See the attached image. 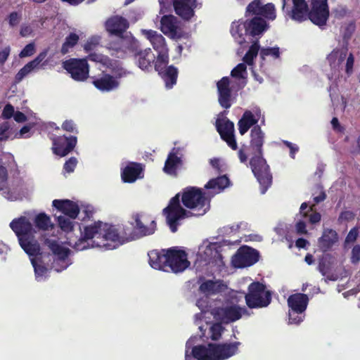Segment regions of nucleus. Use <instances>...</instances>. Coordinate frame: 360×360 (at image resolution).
Returning a JSON list of instances; mask_svg holds the SVG:
<instances>
[{"label": "nucleus", "mask_w": 360, "mask_h": 360, "mask_svg": "<svg viewBox=\"0 0 360 360\" xmlns=\"http://www.w3.org/2000/svg\"><path fill=\"white\" fill-rule=\"evenodd\" d=\"M99 44V39L97 37H91L87 42L84 44V49L86 52H89L92 51L96 48V46Z\"/></svg>", "instance_id": "nucleus-59"}, {"label": "nucleus", "mask_w": 360, "mask_h": 360, "mask_svg": "<svg viewBox=\"0 0 360 360\" xmlns=\"http://www.w3.org/2000/svg\"><path fill=\"white\" fill-rule=\"evenodd\" d=\"M53 153L60 157H65L72 152L77 143L76 136H58L53 139Z\"/></svg>", "instance_id": "nucleus-17"}, {"label": "nucleus", "mask_w": 360, "mask_h": 360, "mask_svg": "<svg viewBox=\"0 0 360 360\" xmlns=\"http://www.w3.org/2000/svg\"><path fill=\"white\" fill-rule=\"evenodd\" d=\"M58 224L59 227L65 232L69 233L73 230L74 224L70 218L64 216L58 217Z\"/></svg>", "instance_id": "nucleus-48"}, {"label": "nucleus", "mask_w": 360, "mask_h": 360, "mask_svg": "<svg viewBox=\"0 0 360 360\" xmlns=\"http://www.w3.org/2000/svg\"><path fill=\"white\" fill-rule=\"evenodd\" d=\"M350 261L353 264H356L360 262V245H355L352 248Z\"/></svg>", "instance_id": "nucleus-56"}, {"label": "nucleus", "mask_w": 360, "mask_h": 360, "mask_svg": "<svg viewBox=\"0 0 360 360\" xmlns=\"http://www.w3.org/2000/svg\"><path fill=\"white\" fill-rule=\"evenodd\" d=\"M129 27V22L127 19L122 16L114 15V38L116 36H122L125 33H128L129 32L127 30Z\"/></svg>", "instance_id": "nucleus-34"}, {"label": "nucleus", "mask_w": 360, "mask_h": 360, "mask_svg": "<svg viewBox=\"0 0 360 360\" xmlns=\"http://www.w3.org/2000/svg\"><path fill=\"white\" fill-rule=\"evenodd\" d=\"M155 59L153 66L155 71L160 73L167 68V65L169 63V50L158 52V56Z\"/></svg>", "instance_id": "nucleus-38"}, {"label": "nucleus", "mask_w": 360, "mask_h": 360, "mask_svg": "<svg viewBox=\"0 0 360 360\" xmlns=\"http://www.w3.org/2000/svg\"><path fill=\"white\" fill-rule=\"evenodd\" d=\"M260 15L269 20H274L276 18V9L274 5L271 3L263 5Z\"/></svg>", "instance_id": "nucleus-50"}, {"label": "nucleus", "mask_w": 360, "mask_h": 360, "mask_svg": "<svg viewBox=\"0 0 360 360\" xmlns=\"http://www.w3.org/2000/svg\"><path fill=\"white\" fill-rule=\"evenodd\" d=\"M308 18L316 25L319 27L325 25L329 18L327 0H311Z\"/></svg>", "instance_id": "nucleus-14"}, {"label": "nucleus", "mask_w": 360, "mask_h": 360, "mask_svg": "<svg viewBox=\"0 0 360 360\" xmlns=\"http://www.w3.org/2000/svg\"><path fill=\"white\" fill-rule=\"evenodd\" d=\"M223 323L217 321L213 323L210 328V338L212 340L217 341L221 337V334L224 330V328L222 326Z\"/></svg>", "instance_id": "nucleus-46"}, {"label": "nucleus", "mask_w": 360, "mask_h": 360, "mask_svg": "<svg viewBox=\"0 0 360 360\" xmlns=\"http://www.w3.org/2000/svg\"><path fill=\"white\" fill-rule=\"evenodd\" d=\"M35 226L42 231H48L52 228V224L50 217L44 212L39 213L34 218Z\"/></svg>", "instance_id": "nucleus-41"}, {"label": "nucleus", "mask_w": 360, "mask_h": 360, "mask_svg": "<svg viewBox=\"0 0 360 360\" xmlns=\"http://www.w3.org/2000/svg\"><path fill=\"white\" fill-rule=\"evenodd\" d=\"M77 165V160L75 157L70 158L63 165V171L66 173H72L74 172Z\"/></svg>", "instance_id": "nucleus-54"}, {"label": "nucleus", "mask_w": 360, "mask_h": 360, "mask_svg": "<svg viewBox=\"0 0 360 360\" xmlns=\"http://www.w3.org/2000/svg\"><path fill=\"white\" fill-rule=\"evenodd\" d=\"M37 277L42 276L47 272V268L42 264H38L34 259L31 260Z\"/></svg>", "instance_id": "nucleus-55"}, {"label": "nucleus", "mask_w": 360, "mask_h": 360, "mask_svg": "<svg viewBox=\"0 0 360 360\" xmlns=\"http://www.w3.org/2000/svg\"><path fill=\"white\" fill-rule=\"evenodd\" d=\"M175 150L176 148H174L168 154L162 169L165 174L172 176H177L178 169L183 165V160L181 158L177 155Z\"/></svg>", "instance_id": "nucleus-24"}, {"label": "nucleus", "mask_w": 360, "mask_h": 360, "mask_svg": "<svg viewBox=\"0 0 360 360\" xmlns=\"http://www.w3.org/2000/svg\"><path fill=\"white\" fill-rule=\"evenodd\" d=\"M14 114V107L11 103H7L4 108L1 117L5 120H8L13 117Z\"/></svg>", "instance_id": "nucleus-57"}, {"label": "nucleus", "mask_w": 360, "mask_h": 360, "mask_svg": "<svg viewBox=\"0 0 360 360\" xmlns=\"http://www.w3.org/2000/svg\"><path fill=\"white\" fill-rule=\"evenodd\" d=\"M267 28L266 21L259 16H255L252 19L245 20V30L248 36L260 37Z\"/></svg>", "instance_id": "nucleus-21"}, {"label": "nucleus", "mask_w": 360, "mask_h": 360, "mask_svg": "<svg viewBox=\"0 0 360 360\" xmlns=\"http://www.w3.org/2000/svg\"><path fill=\"white\" fill-rule=\"evenodd\" d=\"M133 240H135L131 225L120 223L114 225V249Z\"/></svg>", "instance_id": "nucleus-20"}, {"label": "nucleus", "mask_w": 360, "mask_h": 360, "mask_svg": "<svg viewBox=\"0 0 360 360\" xmlns=\"http://www.w3.org/2000/svg\"><path fill=\"white\" fill-rule=\"evenodd\" d=\"M240 345L233 342L198 345L193 348L192 354L198 360H226L238 353Z\"/></svg>", "instance_id": "nucleus-5"}, {"label": "nucleus", "mask_w": 360, "mask_h": 360, "mask_svg": "<svg viewBox=\"0 0 360 360\" xmlns=\"http://www.w3.org/2000/svg\"><path fill=\"white\" fill-rule=\"evenodd\" d=\"M48 53V50L45 49L43 51L40 52L39 54L32 60L31 63L37 68L38 65L45 59Z\"/></svg>", "instance_id": "nucleus-64"}, {"label": "nucleus", "mask_w": 360, "mask_h": 360, "mask_svg": "<svg viewBox=\"0 0 360 360\" xmlns=\"http://www.w3.org/2000/svg\"><path fill=\"white\" fill-rule=\"evenodd\" d=\"M259 51V41L257 39L250 46L248 51L246 52L243 58L244 63L248 65H252L254 63V59L257 57Z\"/></svg>", "instance_id": "nucleus-40"}, {"label": "nucleus", "mask_w": 360, "mask_h": 360, "mask_svg": "<svg viewBox=\"0 0 360 360\" xmlns=\"http://www.w3.org/2000/svg\"><path fill=\"white\" fill-rule=\"evenodd\" d=\"M259 252L248 246H243L238 249L232 257V264L236 268H244L255 264L259 260Z\"/></svg>", "instance_id": "nucleus-15"}, {"label": "nucleus", "mask_w": 360, "mask_h": 360, "mask_svg": "<svg viewBox=\"0 0 360 360\" xmlns=\"http://www.w3.org/2000/svg\"><path fill=\"white\" fill-rule=\"evenodd\" d=\"M359 236V229L355 226L350 229L348 234L346 236L345 241L347 243H354L356 241Z\"/></svg>", "instance_id": "nucleus-58"}, {"label": "nucleus", "mask_w": 360, "mask_h": 360, "mask_svg": "<svg viewBox=\"0 0 360 360\" xmlns=\"http://www.w3.org/2000/svg\"><path fill=\"white\" fill-rule=\"evenodd\" d=\"M133 221L130 222L134 240L153 235L157 229V224L150 215L142 212L131 215Z\"/></svg>", "instance_id": "nucleus-9"}, {"label": "nucleus", "mask_w": 360, "mask_h": 360, "mask_svg": "<svg viewBox=\"0 0 360 360\" xmlns=\"http://www.w3.org/2000/svg\"><path fill=\"white\" fill-rule=\"evenodd\" d=\"M354 217H355V214L352 211H349V210L342 211V212H341V213L339 216L338 220L349 221L353 220L354 219Z\"/></svg>", "instance_id": "nucleus-61"}, {"label": "nucleus", "mask_w": 360, "mask_h": 360, "mask_svg": "<svg viewBox=\"0 0 360 360\" xmlns=\"http://www.w3.org/2000/svg\"><path fill=\"white\" fill-rule=\"evenodd\" d=\"M167 271L178 274L183 272L190 265L187 254L184 250H179L177 247H172L167 249Z\"/></svg>", "instance_id": "nucleus-12"}, {"label": "nucleus", "mask_w": 360, "mask_h": 360, "mask_svg": "<svg viewBox=\"0 0 360 360\" xmlns=\"http://www.w3.org/2000/svg\"><path fill=\"white\" fill-rule=\"evenodd\" d=\"M178 73V69L172 65L158 74L164 80L166 88L169 89L176 84Z\"/></svg>", "instance_id": "nucleus-30"}, {"label": "nucleus", "mask_w": 360, "mask_h": 360, "mask_svg": "<svg viewBox=\"0 0 360 360\" xmlns=\"http://www.w3.org/2000/svg\"><path fill=\"white\" fill-rule=\"evenodd\" d=\"M10 227L15 233L20 247L26 254L29 256H37L40 254V245L35 237L37 231L26 217L14 219L10 223Z\"/></svg>", "instance_id": "nucleus-4"}, {"label": "nucleus", "mask_w": 360, "mask_h": 360, "mask_svg": "<svg viewBox=\"0 0 360 360\" xmlns=\"http://www.w3.org/2000/svg\"><path fill=\"white\" fill-rule=\"evenodd\" d=\"M35 51L36 48L34 43H29L20 52L19 56L21 58L32 56L35 53Z\"/></svg>", "instance_id": "nucleus-53"}, {"label": "nucleus", "mask_w": 360, "mask_h": 360, "mask_svg": "<svg viewBox=\"0 0 360 360\" xmlns=\"http://www.w3.org/2000/svg\"><path fill=\"white\" fill-rule=\"evenodd\" d=\"M231 33L238 44L245 43V36L248 35L245 30V21L233 22L231 26Z\"/></svg>", "instance_id": "nucleus-32"}, {"label": "nucleus", "mask_w": 360, "mask_h": 360, "mask_svg": "<svg viewBox=\"0 0 360 360\" xmlns=\"http://www.w3.org/2000/svg\"><path fill=\"white\" fill-rule=\"evenodd\" d=\"M79 37L78 34L71 32L68 34L63 42L60 49V53L62 55L67 54L70 49H72L79 41Z\"/></svg>", "instance_id": "nucleus-42"}, {"label": "nucleus", "mask_w": 360, "mask_h": 360, "mask_svg": "<svg viewBox=\"0 0 360 360\" xmlns=\"http://www.w3.org/2000/svg\"><path fill=\"white\" fill-rule=\"evenodd\" d=\"M8 129L9 124L7 122L3 123L0 125V142L6 141L8 139V136L7 135Z\"/></svg>", "instance_id": "nucleus-63"}, {"label": "nucleus", "mask_w": 360, "mask_h": 360, "mask_svg": "<svg viewBox=\"0 0 360 360\" xmlns=\"http://www.w3.org/2000/svg\"><path fill=\"white\" fill-rule=\"evenodd\" d=\"M265 134L260 126H255L250 131V148L253 156L250 165L255 176L260 185V191L264 194L272 184L273 176L270 167L263 157V145Z\"/></svg>", "instance_id": "nucleus-2"}, {"label": "nucleus", "mask_w": 360, "mask_h": 360, "mask_svg": "<svg viewBox=\"0 0 360 360\" xmlns=\"http://www.w3.org/2000/svg\"><path fill=\"white\" fill-rule=\"evenodd\" d=\"M337 232L332 229H324L322 236L319 239V245L323 252L328 251L338 241Z\"/></svg>", "instance_id": "nucleus-27"}, {"label": "nucleus", "mask_w": 360, "mask_h": 360, "mask_svg": "<svg viewBox=\"0 0 360 360\" xmlns=\"http://www.w3.org/2000/svg\"><path fill=\"white\" fill-rule=\"evenodd\" d=\"M229 185V178L224 175L210 179L205 186L207 189H218L221 191Z\"/></svg>", "instance_id": "nucleus-37"}, {"label": "nucleus", "mask_w": 360, "mask_h": 360, "mask_svg": "<svg viewBox=\"0 0 360 360\" xmlns=\"http://www.w3.org/2000/svg\"><path fill=\"white\" fill-rule=\"evenodd\" d=\"M259 56L262 60H265V58L269 56H271L274 58H278L280 57V50L277 46L262 48L260 50Z\"/></svg>", "instance_id": "nucleus-49"}, {"label": "nucleus", "mask_w": 360, "mask_h": 360, "mask_svg": "<svg viewBox=\"0 0 360 360\" xmlns=\"http://www.w3.org/2000/svg\"><path fill=\"white\" fill-rule=\"evenodd\" d=\"M258 118L250 110H245L238 122L239 133L244 135L252 127L257 125Z\"/></svg>", "instance_id": "nucleus-29"}, {"label": "nucleus", "mask_w": 360, "mask_h": 360, "mask_svg": "<svg viewBox=\"0 0 360 360\" xmlns=\"http://www.w3.org/2000/svg\"><path fill=\"white\" fill-rule=\"evenodd\" d=\"M145 175V165L137 162H129L121 169V179L124 183L133 184L142 179Z\"/></svg>", "instance_id": "nucleus-18"}, {"label": "nucleus", "mask_w": 360, "mask_h": 360, "mask_svg": "<svg viewBox=\"0 0 360 360\" xmlns=\"http://www.w3.org/2000/svg\"><path fill=\"white\" fill-rule=\"evenodd\" d=\"M132 56L135 58L138 67L142 70L149 72L153 69L156 56L151 49H141L139 44L137 51L134 52Z\"/></svg>", "instance_id": "nucleus-19"}, {"label": "nucleus", "mask_w": 360, "mask_h": 360, "mask_svg": "<svg viewBox=\"0 0 360 360\" xmlns=\"http://www.w3.org/2000/svg\"><path fill=\"white\" fill-rule=\"evenodd\" d=\"M139 41L131 32L114 38V57L124 59L137 51Z\"/></svg>", "instance_id": "nucleus-11"}, {"label": "nucleus", "mask_w": 360, "mask_h": 360, "mask_svg": "<svg viewBox=\"0 0 360 360\" xmlns=\"http://www.w3.org/2000/svg\"><path fill=\"white\" fill-rule=\"evenodd\" d=\"M223 286L221 281L207 280L200 284L199 290L205 294L212 295L220 292Z\"/></svg>", "instance_id": "nucleus-33"}, {"label": "nucleus", "mask_w": 360, "mask_h": 360, "mask_svg": "<svg viewBox=\"0 0 360 360\" xmlns=\"http://www.w3.org/2000/svg\"><path fill=\"white\" fill-rule=\"evenodd\" d=\"M219 247H218L216 244H210L207 245L204 251L205 255H206L208 258L207 261L209 263H222L223 257L218 250Z\"/></svg>", "instance_id": "nucleus-35"}, {"label": "nucleus", "mask_w": 360, "mask_h": 360, "mask_svg": "<svg viewBox=\"0 0 360 360\" xmlns=\"http://www.w3.org/2000/svg\"><path fill=\"white\" fill-rule=\"evenodd\" d=\"M272 294L264 284L254 281L248 288L245 295V303L250 309L266 307L271 302Z\"/></svg>", "instance_id": "nucleus-6"}, {"label": "nucleus", "mask_w": 360, "mask_h": 360, "mask_svg": "<svg viewBox=\"0 0 360 360\" xmlns=\"http://www.w3.org/2000/svg\"><path fill=\"white\" fill-rule=\"evenodd\" d=\"M309 301L308 295L304 293H295L288 297L289 323L299 324L303 321L304 316L302 315L306 311Z\"/></svg>", "instance_id": "nucleus-10"}, {"label": "nucleus", "mask_w": 360, "mask_h": 360, "mask_svg": "<svg viewBox=\"0 0 360 360\" xmlns=\"http://www.w3.org/2000/svg\"><path fill=\"white\" fill-rule=\"evenodd\" d=\"M293 6L290 16L292 20L302 22L308 16V6L305 0H292Z\"/></svg>", "instance_id": "nucleus-28"}, {"label": "nucleus", "mask_w": 360, "mask_h": 360, "mask_svg": "<svg viewBox=\"0 0 360 360\" xmlns=\"http://www.w3.org/2000/svg\"><path fill=\"white\" fill-rule=\"evenodd\" d=\"M216 128L217 132L219 134V131L225 133L234 132V124L229 120H221L218 119L216 121Z\"/></svg>", "instance_id": "nucleus-44"}, {"label": "nucleus", "mask_w": 360, "mask_h": 360, "mask_svg": "<svg viewBox=\"0 0 360 360\" xmlns=\"http://www.w3.org/2000/svg\"><path fill=\"white\" fill-rule=\"evenodd\" d=\"M248 146L245 145H243L239 150L238 151V158L242 163H246L248 161Z\"/></svg>", "instance_id": "nucleus-62"}, {"label": "nucleus", "mask_w": 360, "mask_h": 360, "mask_svg": "<svg viewBox=\"0 0 360 360\" xmlns=\"http://www.w3.org/2000/svg\"><path fill=\"white\" fill-rule=\"evenodd\" d=\"M354 63V57L352 53H350L347 58L345 72L347 75H350L353 72V66Z\"/></svg>", "instance_id": "nucleus-60"}, {"label": "nucleus", "mask_w": 360, "mask_h": 360, "mask_svg": "<svg viewBox=\"0 0 360 360\" xmlns=\"http://www.w3.org/2000/svg\"><path fill=\"white\" fill-rule=\"evenodd\" d=\"M247 67L245 63L238 64L231 72L233 77L240 79L243 78V74L246 73Z\"/></svg>", "instance_id": "nucleus-51"}, {"label": "nucleus", "mask_w": 360, "mask_h": 360, "mask_svg": "<svg viewBox=\"0 0 360 360\" xmlns=\"http://www.w3.org/2000/svg\"><path fill=\"white\" fill-rule=\"evenodd\" d=\"M210 209V202L201 188L188 186L172 197L163 209L167 224L171 231H177L179 221L185 218L204 215Z\"/></svg>", "instance_id": "nucleus-1"}, {"label": "nucleus", "mask_w": 360, "mask_h": 360, "mask_svg": "<svg viewBox=\"0 0 360 360\" xmlns=\"http://www.w3.org/2000/svg\"><path fill=\"white\" fill-rule=\"evenodd\" d=\"M68 240V245L76 251L86 250L90 246L110 250L111 244L109 242H112V225L98 221L92 225L85 226L79 239Z\"/></svg>", "instance_id": "nucleus-3"}, {"label": "nucleus", "mask_w": 360, "mask_h": 360, "mask_svg": "<svg viewBox=\"0 0 360 360\" xmlns=\"http://www.w3.org/2000/svg\"><path fill=\"white\" fill-rule=\"evenodd\" d=\"M347 49H335L327 56V60L331 68L339 67L345 60Z\"/></svg>", "instance_id": "nucleus-31"}, {"label": "nucleus", "mask_w": 360, "mask_h": 360, "mask_svg": "<svg viewBox=\"0 0 360 360\" xmlns=\"http://www.w3.org/2000/svg\"><path fill=\"white\" fill-rule=\"evenodd\" d=\"M88 60L96 63H100L104 66L109 67L112 65L111 60L106 56L97 53H91L87 56Z\"/></svg>", "instance_id": "nucleus-47"}, {"label": "nucleus", "mask_w": 360, "mask_h": 360, "mask_svg": "<svg viewBox=\"0 0 360 360\" xmlns=\"http://www.w3.org/2000/svg\"><path fill=\"white\" fill-rule=\"evenodd\" d=\"M179 21L173 15H164L160 20V30L172 39H179L184 37V32L179 25Z\"/></svg>", "instance_id": "nucleus-16"}, {"label": "nucleus", "mask_w": 360, "mask_h": 360, "mask_svg": "<svg viewBox=\"0 0 360 360\" xmlns=\"http://www.w3.org/2000/svg\"><path fill=\"white\" fill-rule=\"evenodd\" d=\"M130 75V72L124 69L120 64L114 63V89H116L120 83L125 82L126 78Z\"/></svg>", "instance_id": "nucleus-39"}, {"label": "nucleus", "mask_w": 360, "mask_h": 360, "mask_svg": "<svg viewBox=\"0 0 360 360\" xmlns=\"http://www.w3.org/2000/svg\"><path fill=\"white\" fill-rule=\"evenodd\" d=\"M218 101L220 105L226 109L231 106V89L230 80L228 77H222L217 83Z\"/></svg>", "instance_id": "nucleus-22"}, {"label": "nucleus", "mask_w": 360, "mask_h": 360, "mask_svg": "<svg viewBox=\"0 0 360 360\" xmlns=\"http://www.w3.org/2000/svg\"><path fill=\"white\" fill-rule=\"evenodd\" d=\"M207 310L210 311L215 321L224 324L235 322L241 319L243 315H250L245 307H241L234 304H222L221 307H214Z\"/></svg>", "instance_id": "nucleus-8"}, {"label": "nucleus", "mask_w": 360, "mask_h": 360, "mask_svg": "<svg viewBox=\"0 0 360 360\" xmlns=\"http://www.w3.org/2000/svg\"><path fill=\"white\" fill-rule=\"evenodd\" d=\"M94 85L101 91H109L112 89V76L107 75L93 81Z\"/></svg>", "instance_id": "nucleus-43"}, {"label": "nucleus", "mask_w": 360, "mask_h": 360, "mask_svg": "<svg viewBox=\"0 0 360 360\" xmlns=\"http://www.w3.org/2000/svg\"><path fill=\"white\" fill-rule=\"evenodd\" d=\"M61 128L64 131L73 133L75 134H77L79 133L77 125L72 120H65L61 125Z\"/></svg>", "instance_id": "nucleus-52"}, {"label": "nucleus", "mask_w": 360, "mask_h": 360, "mask_svg": "<svg viewBox=\"0 0 360 360\" xmlns=\"http://www.w3.org/2000/svg\"><path fill=\"white\" fill-rule=\"evenodd\" d=\"M142 33L145 37L149 40L153 49L157 52L168 50L165 37L157 31L153 30H143Z\"/></svg>", "instance_id": "nucleus-26"}, {"label": "nucleus", "mask_w": 360, "mask_h": 360, "mask_svg": "<svg viewBox=\"0 0 360 360\" xmlns=\"http://www.w3.org/2000/svg\"><path fill=\"white\" fill-rule=\"evenodd\" d=\"M46 244L53 254L58 256V259L65 260L68 257L69 250L60 245L57 241L46 240Z\"/></svg>", "instance_id": "nucleus-36"}, {"label": "nucleus", "mask_w": 360, "mask_h": 360, "mask_svg": "<svg viewBox=\"0 0 360 360\" xmlns=\"http://www.w3.org/2000/svg\"><path fill=\"white\" fill-rule=\"evenodd\" d=\"M263 4L261 0H254L246 7L245 15H260Z\"/></svg>", "instance_id": "nucleus-45"}, {"label": "nucleus", "mask_w": 360, "mask_h": 360, "mask_svg": "<svg viewBox=\"0 0 360 360\" xmlns=\"http://www.w3.org/2000/svg\"><path fill=\"white\" fill-rule=\"evenodd\" d=\"M160 13L169 11L173 7L175 13L184 21H191L195 16V10L200 4L197 0H159Z\"/></svg>", "instance_id": "nucleus-7"}, {"label": "nucleus", "mask_w": 360, "mask_h": 360, "mask_svg": "<svg viewBox=\"0 0 360 360\" xmlns=\"http://www.w3.org/2000/svg\"><path fill=\"white\" fill-rule=\"evenodd\" d=\"M63 68L77 82H84L89 77V66L86 58H70L63 63Z\"/></svg>", "instance_id": "nucleus-13"}, {"label": "nucleus", "mask_w": 360, "mask_h": 360, "mask_svg": "<svg viewBox=\"0 0 360 360\" xmlns=\"http://www.w3.org/2000/svg\"><path fill=\"white\" fill-rule=\"evenodd\" d=\"M52 205L72 219H76L79 213L78 205L70 200H54Z\"/></svg>", "instance_id": "nucleus-23"}, {"label": "nucleus", "mask_w": 360, "mask_h": 360, "mask_svg": "<svg viewBox=\"0 0 360 360\" xmlns=\"http://www.w3.org/2000/svg\"><path fill=\"white\" fill-rule=\"evenodd\" d=\"M149 264L155 269L167 271V249L161 250H153L148 252Z\"/></svg>", "instance_id": "nucleus-25"}]
</instances>
